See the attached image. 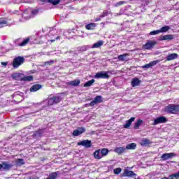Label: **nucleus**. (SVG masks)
I'll return each instance as SVG.
<instances>
[{"instance_id":"obj_23","label":"nucleus","mask_w":179,"mask_h":179,"mask_svg":"<svg viewBox=\"0 0 179 179\" xmlns=\"http://www.w3.org/2000/svg\"><path fill=\"white\" fill-rule=\"evenodd\" d=\"M30 42V38H25L21 43H19V47H26Z\"/></svg>"},{"instance_id":"obj_30","label":"nucleus","mask_w":179,"mask_h":179,"mask_svg":"<svg viewBox=\"0 0 179 179\" xmlns=\"http://www.w3.org/2000/svg\"><path fill=\"white\" fill-rule=\"evenodd\" d=\"M95 27H96V24H94V23H90V24L85 25V29L87 30H94Z\"/></svg>"},{"instance_id":"obj_41","label":"nucleus","mask_w":179,"mask_h":179,"mask_svg":"<svg viewBox=\"0 0 179 179\" xmlns=\"http://www.w3.org/2000/svg\"><path fill=\"white\" fill-rule=\"evenodd\" d=\"M122 169L121 168H116L114 169L113 173L114 174H120Z\"/></svg>"},{"instance_id":"obj_26","label":"nucleus","mask_w":179,"mask_h":179,"mask_svg":"<svg viewBox=\"0 0 179 179\" xmlns=\"http://www.w3.org/2000/svg\"><path fill=\"white\" fill-rule=\"evenodd\" d=\"M104 44L103 41H99L98 42L95 43L92 45V48H100Z\"/></svg>"},{"instance_id":"obj_37","label":"nucleus","mask_w":179,"mask_h":179,"mask_svg":"<svg viewBox=\"0 0 179 179\" xmlns=\"http://www.w3.org/2000/svg\"><path fill=\"white\" fill-rule=\"evenodd\" d=\"M40 12V9L37 8V9H34L31 11V13L32 15V16H37V15H38Z\"/></svg>"},{"instance_id":"obj_47","label":"nucleus","mask_w":179,"mask_h":179,"mask_svg":"<svg viewBox=\"0 0 179 179\" xmlns=\"http://www.w3.org/2000/svg\"><path fill=\"white\" fill-rule=\"evenodd\" d=\"M1 65H3V66H6L8 65V62H1Z\"/></svg>"},{"instance_id":"obj_27","label":"nucleus","mask_w":179,"mask_h":179,"mask_svg":"<svg viewBox=\"0 0 179 179\" xmlns=\"http://www.w3.org/2000/svg\"><path fill=\"white\" fill-rule=\"evenodd\" d=\"M143 124V120L138 119L136 122L134 124V128L135 129H139V127H141V125Z\"/></svg>"},{"instance_id":"obj_21","label":"nucleus","mask_w":179,"mask_h":179,"mask_svg":"<svg viewBox=\"0 0 179 179\" xmlns=\"http://www.w3.org/2000/svg\"><path fill=\"white\" fill-rule=\"evenodd\" d=\"M129 57V54L124 53L123 55H120L117 57V59H118L119 61H122V62L129 61V59H128V57Z\"/></svg>"},{"instance_id":"obj_28","label":"nucleus","mask_w":179,"mask_h":179,"mask_svg":"<svg viewBox=\"0 0 179 179\" xmlns=\"http://www.w3.org/2000/svg\"><path fill=\"white\" fill-rule=\"evenodd\" d=\"M15 164L18 167H20L21 166H23L24 164V159H23L22 158L17 159L16 161H15Z\"/></svg>"},{"instance_id":"obj_48","label":"nucleus","mask_w":179,"mask_h":179,"mask_svg":"<svg viewBox=\"0 0 179 179\" xmlns=\"http://www.w3.org/2000/svg\"><path fill=\"white\" fill-rule=\"evenodd\" d=\"M169 179H176L175 177H173V174L170 175V176H169Z\"/></svg>"},{"instance_id":"obj_3","label":"nucleus","mask_w":179,"mask_h":179,"mask_svg":"<svg viewBox=\"0 0 179 179\" xmlns=\"http://www.w3.org/2000/svg\"><path fill=\"white\" fill-rule=\"evenodd\" d=\"M62 100V98H61V96H53L48 98V104L49 106H54L55 104H58V103H61Z\"/></svg>"},{"instance_id":"obj_18","label":"nucleus","mask_w":179,"mask_h":179,"mask_svg":"<svg viewBox=\"0 0 179 179\" xmlns=\"http://www.w3.org/2000/svg\"><path fill=\"white\" fill-rule=\"evenodd\" d=\"M177 58H178V54L171 53V54H169L168 56H166V61H173L174 59H177Z\"/></svg>"},{"instance_id":"obj_42","label":"nucleus","mask_w":179,"mask_h":179,"mask_svg":"<svg viewBox=\"0 0 179 179\" xmlns=\"http://www.w3.org/2000/svg\"><path fill=\"white\" fill-rule=\"evenodd\" d=\"M106 16H108V12L107 10H103L101 14V17H106Z\"/></svg>"},{"instance_id":"obj_8","label":"nucleus","mask_w":179,"mask_h":179,"mask_svg":"<svg viewBox=\"0 0 179 179\" xmlns=\"http://www.w3.org/2000/svg\"><path fill=\"white\" fill-rule=\"evenodd\" d=\"M84 132H86L85 127H78V129L73 131V136H79V135H82Z\"/></svg>"},{"instance_id":"obj_16","label":"nucleus","mask_w":179,"mask_h":179,"mask_svg":"<svg viewBox=\"0 0 179 179\" xmlns=\"http://www.w3.org/2000/svg\"><path fill=\"white\" fill-rule=\"evenodd\" d=\"M41 87H43V86L41 85L35 84L30 87L29 90L31 92H37V91L40 90V89H41Z\"/></svg>"},{"instance_id":"obj_14","label":"nucleus","mask_w":179,"mask_h":179,"mask_svg":"<svg viewBox=\"0 0 179 179\" xmlns=\"http://www.w3.org/2000/svg\"><path fill=\"white\" fill-rule=\"evenodd\" d=\"M176 154L171 152V153H165L162 155V160H169V159H171V157H174Z\"/></svg>"},{"instance_id":"obj_35","label":"nucleus","mask_w":179,"mask_h":179,"mask_svg":"<svg viewBox=\"0 0 179 179\" xmlns=\"http://www.w3.org/2000/svg\"><path fill=\"white\" fill-rule=\"evenodd\" d=\"M60 2L61 0H49V3H51L53 6L58 5Z\"/></svg>"},{"instance_id":"obj_45","label":"nucleus","mask_w":179,"mask_h":179,"mask_svg":"<svg viewBox=\"0 0 179 179\" xmlns=\"http://www.w3.org/2000/svg\"><path fill=\"white\" fill-rule=\"evenodd\" d=\"M19 76H20V74L17 73V74H15V75L13 76V78L14 79H15L16 80H17L19 79Z\"/></svg>"},{"instance_id":"obj_39","label":"nucleus","mask_w":179,"mask_h":179,"mask_svg":"<svg viewBox=\"0 0 179 179\" xmlns=\"http://www.w3.org/2000/svg\"><path fill=\"white\" fill-rule=\"evenodd\" d=\"M156 34H160V31L159 29L155 30V31H152L150 32V36H156Z\"/></svg>"},{"instance_id":"obj_50","label":"nucleus","mask_w":179,"mask_h":179,"mask_svg":"<svg viewBox=\"0 0 179 179\" xmlns=\"http://www.w3.org/2000/svg\"><path fill=\"white\" fill-rule=\"evenodd\" d=\"M61 38V36L56 37L55 40H59Z\"/></svg>"},{"instance_id":"obj_7","label":"nucleus","mask_w":179,"mask_h":179,"mask_svg":"<svg viewBox=\"0 0 179 179\" xmlns=\"http://www.w3.org/2000/svg\"><path fill=\"white\" fill-rule=\"evenodd\" d=\"M78 146H83L87 149L92 148V141L90 140H83L77 143Z\"/></svg>"},{"instance_id":"obj_20","label":"nucleus","mask_w":179,"mask_h":179,"mask_svg":"<svg viewBox=\"0 0 179 179\" xmlns=\"http://www.w3.org/2000/svg\"><path fill=\"white\" fill-rule=\"evenodd\" d=\"M68 86H79L80 85V80H73L71 81H69V83H66Z\"/></svg>"},{"instance_id":"obj_2","label":"nucleus","mask_w":179,"mask_h":179,"mask_svg":"<svg viewBox=\"0 0 179 179\" xmlns=\"http://www.w3.org/2000/svg\"><path fill=\"white\" fill-rule=\"evenodd\" d=\"M25 61H26V59H24V57L21 56H18L14 58L12 63L13 68H14V69H17V68H19L20 65H23V64H24Z\"/></svg>"},{"instance_id":"obj_46","label":"nucleus","mask_w":179,"mask_h":179,"mask_svg":"<svg viewBox=\"0 0 179 179\" xmlns=\"http://www.w3.org/2000/svg\"><path fill=\"white\" fill-rule=\"evenodd\" d=\"M151 66H151L150 63H149V64H147L143 66V69H148V68H150Z\"/></svg>"},{"instance_id":"obj_31","label":"nucleus","mask_w":179,"mask_h":179,"mask_svg":"<svg viewBox=\"0 0 179 179\" xmlns=\"http://www.w3.org/2000/svg\"><path fill=\"white\" fill-rule=\"evenodd\" d=\"M21 80H24V82H31L33 80V76H27L21 78Z\"/></svg>"},{"instance_id":"obj_10","label":"nucleus","mask_w":179,"mask_h":179,"mask_svg":"<svg viewBox=\"0 0 179 179\" xmlns=\"http://www.w3.org/2000/svg\"><path fill=\"white\" fill-rule=\"evenodd\" d=\"M173 39H174V35H171V34L159 36V41H164V40H168V41H171V40H173Z\"/></svg>"},{"instance_id":"obj_11","label":"nucleus","mask_w":179,"mask_h":179,"mask_svg":"<svg viewBox=\"0 0 179 179\" xmlns=\"http://www.w3.org/2000/svg\"><path fill=\"white\" fill-rule=\"evenodd\" d=\"M43 131L41 129H38L37 131L34 132L32 137L34 139H37V138H41L43 136Z\"/></svg>"},{"instance_id":"obj_49","label":"nucleus","mask_w":179,"mask_h":179,"mask_svg":"<svg viewBox=\"0 0 179 179\" xmlns=\"http://www.w3.org/2000/svg\"><path fill=\"white\" fill-rule=\"evenodd\" d=\"M100 20H101V17H98L95 19V22H100Z\"/></svg>"},{"instance_id":"obj_33","label":"nucleus","mask_w":179,"mask_h":179,"mask_svg":"<svg viewBox=\"0 0 179 179\" xmlns=\"http://www.w3.org/2000/svg\"><path fill=\"white\" fill-rule=\"evenodd\" d=\"M159 30V33H166L170 30V27L169 26H164L162 27Z\"/></svg>"},{"instance_id":"obj_15","label":"nucleus","mask_w":179,"mask_h":179,"mask_svg":"<svg viewBox=\"0 0 179 179\" xmlns=\"http://www.w3.org/2000/svg\"><path fill=\"white\" fill-rule=\"evenodd\" d=\"M114 152L117 153V155H122V153L127 152V148H125V147H117L115 148Z\"/></svg>"},{"instance_id":"obj_4","label":"nucleus","mask_w":179,"mask_h":179,"mask_svg":"<svg viewBox=\"0 0 179 179\" xmlns=\"http://www.w3.org/2000/svg\"><path fill=\"white\" fill-rule=\"evenodd\" d=\"M100 103H103V96L98 95L95 96L94 100L88 103V106H90V107H94V106H96V104H100Z\"/></svg>"},{"instance_id":"obj_9","label":"nucleus","mask_w":179,"mask_h":179,"mask_svg":"<svg viewBox=\"0 0 179 179\" xmlns=\"http://www.w3.org/2000/svg\"><path fill=\"white\" fill-rule=\"evenodd\" d=\"M156 44H157L156 41H150L144 45V48L145 50H152Z\"/></svg>"},{"instance_id":"obj_44","label":"nucleus","mask_w":179,"mask_h":179,"mask_svg":"<svg viewBox=\"0 0 179 179\" xmlns=\"http://www.w3.org/2000/svg\"><path fill=\"white\" fill-rule=\"evenodd\" d=\"M159 62H160V61L155 60L153 62H151L150 64L151 66H155V65L159 64Z\"/></svg>"},{"instance_id":"obj_36","label":"nucleus","mask_w":179,"mask_h":179,"mask_svg":"<svg viewBox=\"0 0 179 179\" xmlns=\"http://www.w3.org/2000/svg\"><path fill=\"white\" fill-rule=\"evenodd\" d=\"M108 149L107 148H103L101 150V156H107V155H108Z\"/></svg>"},{"instance_id":"obj_1","label":"nucleus","mask_w":179,"mask_h":179,"mask_svg":"<svg viewBox=\"0 0 179 179\" xmlns=\"http://www.w3.org/2000/svg\"><path fill=\"white\" fill-rule=\"evenodd\" d=\"M164 111L168 114H177L179 113V105L169 104L165 107Z\"/></svg>"},{"instance_id":"obj_29","label":"nucleus","mask_w":179,"mask_h":179,"mask_svg":"<svg viewBox=\"0 0 179 179\" xmlns=\"http://www.w3.org/2000/svg\"><path fill=\"white\" fill-rule=\"evenodd\" d=\"M8 26V21L5 18H0V29Z\"/></svg>"},{"instance_id":"obj_13","label":"nucleus","mask_w":179,"mask_h":179,"mask_svg":"<svg viewBox=\"0 0 179 179\" xmlns=\"http://www.w3.org/2000/svg\"><path fill=\"white\" fill-rule=\"evenodd\" d=\"M141 82L142 81L140 80L139 78H134L132 79L131 85L132 87H136V86H139V85H141Z\"/></svg>"},{"instance_id":"obj_5","label":"nucleus","mask_w":179,"mask_h":179,"mask_svg":"<svg viewBox=\"0 0 179 179\" xmlns=\"http://www.w3.org/2000/svg\"><path fill=\"white\" fill-rule=\"evenodd\" d=\"M167 118L164 116H159L154 119L152 125H159V124H166Z\"/></svg>"},{"instance_id":"obj_38","label":"nucleus","mask_w":179,"mask_h":179,"mask_svg":"<svg viewBox=\"0 0 179 179\" xmlns=\"http://www.w3.org/2000/svg\"><path fill=\"white\" fill-rule=\"evenodd\" d=\"M52 64H55V62L54 60L45 62L43 63V66H50V65H52Z\"/></svg>"},{"instance_id":"obj_25","label":"nucleus","mask_w":179,"mask_h":179,"mask_svg":"<svg viewBox=\"0 0 179 179\" xmlns=\"http://www.w3.org/2000/svg\"><path fill=\"white\" fill-rule=\"evenodd\" d=\"M94 157L96 160H100V159H101L103 157V156L100 155V150H96L94 152Z\"/></svg>"},{"instance_id":"obj_19","label":"nucleus","mask_w":179,"mask_h":179,"mask_svg":"<svg viewBox=\"0 0 179 179\" xmlns=\"http://www.w3.org/2000/svg\"><path fill=\"white\" fill-rule=\"evenodd\" d=\"M2 166H3V170H7V171L10 170L12 167H13V164H9L7 162H3Z\"/></svg>"},{"instance_id":"obj_43","label":"nucleus","mask_w":179,"mask_h":179,"mask_svg":"<svg viewBox=\"0 0 179 179\" xmlns=\"http://www.w3.org/2000/svg\"><path fill=\"white\" fill-rule=\"evenodd\" d=\"M41 5H45V3H50L49 0H39Z\"/></svg>"},{"instance_id":"obj_51","label":"nucleus","mask_w":179,"mask_h":179,"mask_svg":"<svg viewBox=\"0 0 179 179\" xmlns=\"http://www.w3.org/2000/svg\"><path fill=\"white\" fill-rule=\"evenodd\" d=\"M55 39L50 40V43H55Z\"/></svg>"},{"instance_id":"obj_34","label":"nucleus","mask_w":179,"mask_h":179,"mask_svg":"<svg viewBox=\"0 0 179 179\" xmlns=\"http://www.w3.org/2000/svg\"><path fill=\"white\" fill-rule=\"evenodd\" d=\"M22 99H23V96L20 94L14 95V100L15 101H17V103H20V101H22Z\"/></svg>"},{"instance_id":"obj_6","label":"nucleus","mask_w":179,"mask_h":179,"mask_svg":"<svg viewBox=\"0 0 179 179\" xmlns=\"http://www.w3.org/2000/svg\"><path fill=\"white\" fill-rule=\"evenodd\" d=\"M94 78L96 79H110V75L106 71H100L96 73Z\"/></svg>"},{"instance_id":"obj_40","label":"nucleus","mask_w":179,"mask_h":179,"mask_svg":"<svg viewBox=\"0 0 179 179\" xmlns=\"http://www.w3.org/2000/svg\"><path fill=\"white\" fill-rule=\"evenodd\" d=\"M124 3H125V1H118L116 3H115V7L118 8V6H121V5H124Z\"/></svg>"},{"instance_id":"obj_12","label":"nucleus","mask_w":179,"mask_h":179,"mask_svg":"<svg viewBox=\"0 0 179 179\" xmlns=\"http://www.w3.org/2000/svg\"><path fill=\"white\" fill-rule=\"evenodd\" d=\"M123 177H136V173H134L132 171H128L125 169L122 174Z\"/></svg>"},{"instance_id":"obj_17","label":"nucleus","mask_w":179,"mask_h":179,"mask_svg":"<svg viewBox=\"0 0 179 179\" xmlns=\"http://www.w3.org/2000/svg\"><path fill=\"white\" fill-rule=\"evenodd\" d=\"M152 143H153V142L147 138H143L140 142V145L141 146H149V145H152Z\"/></svg>"},{"instance_id":"obj_22","label":"nucleus","mask_w":179,"mask_h":179,"mask_svg":"<svg viewBox=\"0 0 179 179\" xmlns=\"http://www.w3.org/2000/svg\"><path fill=\"white\" fill-rule=\"evenodd\" d=\"M134 121H135V117H131L129 120L126 121V123L123 125L124 128H129Z\"/></svg>"},{"instance_id":"obj_24","label":"nucleus","mask_w":179,"mask_h":179,"mask_svg":"<svg viewBox=\"0 0 179 179\" xmlns=\"http://www.w3.org/2000/svg\"><path fill=\"white\" fill-rule=\"evenodd\" d=\"M125 149L128 150H134V149H136V143H129V144H127Z\"/></svg>"},{"instance_id":"obj_52","label":"nucleus","mask_w":179,"mask_h":179,"mask_svg":"<svg viewBox=\"0 0 179 179\" xmlns=\"http://www.w3.org/2000/svg\"><path fill=\"white\" fill-rule=\"evenodd\" d=\"M3 165H2V164H0V170H1V169H3Z\"/></svg>"},{"instance_id":"obj_32","label":"nucleus","mask_w":179,"mask_h":179,"mask_svg":"<svg viewBox=\"0 0 179 179\" xmlns=\"http://www.w3.org/2000/svg\"><path fill=\"white\" fill-rule=\"evenodd\" d=\"M94 82H96L94 79L89 80L88 82L84 84V87H90V86H92L93 83H94Z\"/></svg>"},{"instance_id":"obj_53","label":"nucleus","mask_w":179,"mask_h":179,"mask_svg":"<svg viewBox=\"0 0 179 179\" xmlns=\"http://www.w3.org/2000/svg\"><path fill=\"white\" fill-rule=\"evenodd\" d=\"M130 1H133V0H130Z\"/></svg>"}]
</instances>
